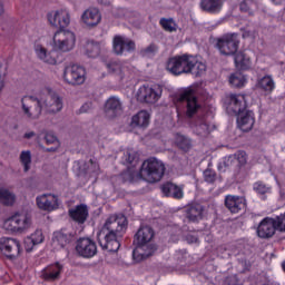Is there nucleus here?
<instances>
[{"label": "nucleus", "mask_w": 285, "mask_h": 285, "mask_svg": "<svg viewBox=\"0 0 285 285\" xmlns=\"http://www.w3.org/2000/svg\"><path fill=\"white\" fill-rule=\"evenodd\" d=\"M223 285H239V279L237 278V275L227 276Z\"/></svg>", "instance_id": "de8ad7c7"}, {"label": "nucleus", "mask_w": 285, "mask_h": 285, "mask_svg": "<svg viewBox=\"0 0 285 285\" xmlns=\"http://www.w3.org/2000/svg\"><path fill=\"white\" fill-rule=\"evenodd\" d=\"M81 20L89 28H95V26H99V23L101 21V13L99 12V9H97V8L87 9L82 13Z\"/></svg>", "instance_id": "5701e85b"}, {"label": "nucleus", "mask_w": 285, "mask_h": 285, "mask_svg": "<svg viewBox=\"0 0 285 285\" xmlns=\"http://www.w3.org/2000/svg\"><path fill=\"white\" fill-rule=\"evenodd\" d=\"M61 273H63V265L59 262L48 265L41 272V277L45 282H57L61 277Z\"/></svg>", "instance_id": "412c9836"}, {"label": "nucleus", "mask_w": 285, "mask_h": 285, "mask_svg": "<svg viewBox=\"0 0 285 285\" xmlns=\"http://www.w3.org/2000/svg\"><path fill=\"white\" fill-rule=\"evenodd\" d=\"M8 72V66L0 65V92L6 87V73Z\"/></svg>", "instance_id": "a18cd8bd"}, {"label": "nucleus", "mask_w": 285, "mask_h": 285, "mask_svg": "<svg viewBox=\"0 0 285 285\" xmlns=\"http://www.w3.org/2000/svg\"><path fill=\"white\" fill-rule=\"evenodd\" d=\"M3 226L11 233H23V230L30 228V217L26 214L16 213L4 220Z\"/></svg>", "instance_id": "4468645a"}, {"label": "nucleus", "mask_w": 285, "mask_h": 285, "mask_svg": "<svg viewBox=\"0 0 285 285\" xmlns=\"http://www.w3.org/2000/svg\"><path fill=\"white\" fill-rule=\"evenodd\" d=\"M37 134L35 131H29V132H26L23 138L24 139H32V137H35Z\"/></svg>", "instance_id": "603ef678"}, {"label": "nucleus", "mask_w": 285, "mask_h": 285, "mask_svg": "<svg viewBox=\"0 0 285 285\" xmlns=\"http://www.w3.org/2000/svg\"><path fill=\"white\" fill-rule=\"evenodd\" d=\"M155 237V229L150 226H141L134 236V245L136 246L132 250L134 262H144L148 257H153L157 247L150 244Z\"/></svg>", "instance_id": "39448f33"}, {"label": "nucleus", "mask_w": 285, "mask_h": 285, "mask_svg": "<svg viewBox=\"0 0 285 285\" xmlns=\"http://www.w3.org/2000/svg\"><path fill=\"white\" fill-rule=\"evenodd\" d=\"M101 52V48L99 47V43L91 41L88 42L86 46V55L87 57H89L90 59H95L97 57H99Z\"/></svg>", "instance_id": "4c0bfd02"}, {"label": "nucleus", "mask_w": 285, "mask_h": 285, "mask_svg": "<svg viewBox=\"0 0 285 285\" xmlns=\"http://www.w3.org/2000/svg\"><path fill=\"white\" fill-rule=\"evenodd\" d=\"M204 72H206V63L197 60V56H194V66L191 75H195L196 77H202Z\"/></svg>", "instance_id": "a19ab883"}, {"label": "nucleus", "mask_w": 285, "mask_h": 285, "mask_svg": "<svg viewBox=\"0 0 285 285\" xmlns=\"http://www.w3.org/2000/svg\"><path fill=\"white\" fill-rule=\"evenodd\" d=\"M68 213L70 219L76 224H83L85 222H88L89 210L88 205L86 204L77 205L76 207L70 208Z\"/></svg>", "instance_id": "4be33fe9"}, {"label": "nucleus", "mask_w": 285, "mask_h": 285, "mask_svg": "<svg viewBox=\"0 0 285 285\" xmlns=\"http://www.w3.org/2000/svg\"><path fill=\"white\" fill-rule=\"evenodd\" d=\"M3 14V2H0V17Z\"/></svg>", "instance_id": "13d9d810"}, {"label": "nucleus", "mask_w": 285, "mask_h": 285, "mask_svg": "<svg viewBox=\"0 0 285 285\" xmlns=\"http://www.w3.org/2000/svg\"><path fill=\"white\" fill-rule=\"evenodd\" d=\"M131 124L138 128H148V125L150 124V114L146 110L138 111L132 116Z\"/></svg>", "instance_id": "473e14b6"}, {"label": "nucleus", "mask_w": 285, "mask_h": 285, "mask_svg": "<svg viewBox=\"0 0 285 285\" xmlns=\"http://www.w3.org/2000/svg\"><path fill=\"white\" fill-rule=\"evenodd\" d=\"M204 179L207 181V184H215L217 179V173H215L213 169H206L204 171Z\"/></svg>", "instance_id": "c03bdc74"}, {"label": "nucleus", "mask_w": 285, "mask_h": 285, "mask_svg": "<svg viewBox=\"0 0 285 285\" xmlns=\"http://www.w3.org/2000/svg\"><path fill=\"white\" fill-rule=\"evenodd\" d=\"M0 250L7 259H17L21 255V242L17 238L2 237L0 239Z\"/></svg>", "instance_id": "ddd939ff"}, {"label": "nucleus", "mask_w": 285, "mask_h": 285, "mask_svg": "<svg viewBox=\"0 0 285 285\" xmlns=\"http://www.w3.org/2000/svg\"><path fill=\"white\" fill-rule=\"evenodd\" d=\"M276 230H279L281 233L285 232L282 214L275 218L265 217L257 227V235L262 239H269V237L275 235Z\"/></svg>", "instance_id": "6e6552de"}, {"label": "nucleus", "mask_w": 285, "mask_h": 285, "mask_svg": "<svg viewBox=\"0 0 285 285\" xmlns=\"http://www.w3.org/2000/svg\"><path fill=\"white\" fill-rule=\"evenodd\" d=\"M20 164H22L24 173H28V170H30V164H32V154L30 153V150L21 151Z\"/></svg>", "instance_id": "ea45409f"}, {"label": "nucleus", "mask_w": 285, "mask_h": 285, "mask_svg": "<svg viewBox=\"0 0 285 285\" xmlns=\"http://www.w3.org/2000/svg\"><path fill=\"white\" fill-rule=\"evenodd\" d=\"M76 252L80 257L90 259L97 255V243L90 238H80L77 240Z\"/></svg>", "instance_id": "f3484780"}, {"label": "nucleus", "mask_w": 285, "mask_h": 285, "mask_svg": "<svg viewBox=\"0 0 285 285\" xmlns=\"http://www.w3.org/2000/svg\"><path fill=\"white\" fill-rule=\"evenodd\" d=\"M101 6H108V0H98Z\"/></svg>", "instance_id": "6e6d98bb"}, {"label": "nucleus", "mask_w": 285, "mask_h": 285, "mask_svg": "<svg viewBox=\"0 0 285 285\" xmlns=\"http://www.w3.org/2000/svg\"><path fill=\"white\" fill-rule=\"evenodd\" d=\"M137 98L144 104H157L158 99H161V87L144 85L138 89Z\"/></svg>", "instance_id": "2eb2a0df"}, {"label": "nucleus", "mask_w": 285, "mask_h": 285, "mask_svg": "<svg viewBox=\"0 0 285 285\" xmlns=\"http://www.w3.org/2000/svg\"><path fill=\"white\" fill-rule=\"evenodd\" d=\"M124 159H125L126 164H132V161H135V159H137V154H135V151H132V150H127L124 155Z\"/></svg>", "instance_id": "49530a36"}, {"label": "nucleus", "mask_w": 285, "mask_h": 285, "mask_svg": "<svg viewBox=\"0 0 285 285\" xmlns=\"http://www.w3.org/2000/svg\"><path fill=\"white\" fill-rule=\"evenodd\" d=\"M253 188L258 195H266L267 193H271V187L263 181L255 183Z\"/></svg>", "instance_id": "37998d69"}, {"label": "nucleus", "mask_w": 285, "mask_h": 285, "mask_svg": "<svg viewBox=\"0 0 285 285\" xmlns=\"http://www.w3.org/2000/svg\"><path fill=\"white\" fill-rule=\"evenodd\" d=\"M145 52H155V45H149L146 49Z\"/></svg>", "instance_id": "864d4df0"}, {"label": "nucleus", "mask_w": 285, "mask_h": 285, "mask_svg": "<svg viewBox=\"0 0 285 285\" xmlns=\"http://www.w3.org/2000/svg\"><path fill=\"white\" fill-rule=\"evenodd\" d=\"M36 204L40 210L52 213L59 208V198L52 194H43L36 198Z\"/></svg>", "instance_id": "aec40b11"}, {"label": "nucleus", "mask_w": 285, "mask_h": 285, "mask_svg": "<svg viewBox=\"0 0 285 285\" xmlns=\"http://www.w3.org/2000/svg\"><path fill=\"white\" fill-rule=\"evenodd\" d=\"M246 161H248L246 151L238 150L233 155L224 157L223 161L218 164V170L220 173H226V169L224 168H234L235 170H239L242 166H246Z\"/></svg>", "instance_id": "f8f14e48"}, {"label": "nucleus", "mask_w": 285, "mask_h": 285, "mask_svg": "<svg viewBox=\"0 0 285 285\" xmlns=\"http://www.w3.org/2000/svg\"><path fill=\"white\" fill-rule=\"evenodd\" d=\"M250 3H252L250 0H244L243 2H240L239 4L240 12H249Z\"/></svg>", "instance_id": "8fccbe9b"}, {"label": "nucleus", "mask_w": 285, "mask_h": 285, "mask_svg": "<svg viewBox=\"0 0 285 285\" xmlns=\"http://www.w3.org/2000/svg\"><path fill=\"white\" fill-rule=\"evenodd\" d=\"M128 228V218L124 215H110L101 229L97 233V239L102 250L117 253L121 248V237Z\"/></svg>", "instance_id": "f257e3e1"}, {"label": "nucleus", "mask_w": 285, "mask_h": 285, "mask_svg": "<svg viewBox=\"0 0 285 285\" xmlns=\"http://www.w3.org/2000/svg\"><path fill=\"white\" fill-rule=\"evenodd\" d=\"M186 217L189 222H198L204 217V206L200 204H193L186 208Z\"/></svg>", "instance_id": "c85d7f7f"}, {"label": "nucleus", "mask_w": 285, "mask_h": 285, "mask_svg": "<svg viewBox=\"0 0 285 285\" xmlns=\"http://www.w3.org/2000/svg\"><path fill=\"white\" fill-rule=\"evenodd\" d=\"M43 239V232L41 229H37L33 234L27 236L24 238V248L27 253H30V250H32V248L38 244H42Z\"/></svg>", "instance_id": "bb28decb"}, {"label": "nucleus", "mask_w": 285, "mask_h": 285, "mask_svg": "<svg viewBox=\"0 0 285 285\" xmlns=\"http://www.w3.org/2000/svg\"><path fill=\"white\" fill-rule=\"evenodd\" d=\"M257 88L261 90H265V92H273L275 90V80L271 76H264L263 78L258 79Z\"/></svg>", "instance_id": "f704fd0d"}, {"label": "nucleus", "mask_w": 285, "mask_h": 285, "mask_svg": "<svg viewBox=\"0 0 285 285\" xmlns=\"http://www.w3.org/2000/svg\"><path fill=\"white\" fill-rule=\"evenodd\" d=\"M63 80L69 86H81L86 83V68L79 65L67 66L63 70Z\"/></svg>", "instance_id": "9b49d317"}, {"label": "nucleus", "mask_w": 285, "mask_h": 285, "mask_svg": "<svg viewBox=\"0 0 285 285\" xmlns=\"http://www.w3.org/2000/svg\"><path fill=\"white\" fill-rule=\"evenodd\" d=\"M22 111L28 119H39L41 111L60 112L63 109V100L57 94H48L46 100L36 98L35 96H24L21 99Z\"/></svg>", "instance_id": "7ed1b4c3"}, {"label": "nucleus", "mask_w": 285, "mask_h": 285, "mask_svg": "<svg viewBox=\"0 0 285 285\" xmlns=\"http://www.w3.org/2000/svg\"><path fill=\"white\" fill-rule=\"evenodd\" d=\"M178 100L181 102H186L185 115L186 117H188V119H193V117L196 116L199 110H202V104H199V98H197V95L193 89H186L185 91H183L179 95Z\"/></svg>", "instance_id": "9d476101"}, {"label": "nucleus", "mask_w": 285, "mask_h": 285, "mask_svg": "<svg viewBox=\"0 0 285 285\" xmlns=\"http://www.w3.org/2000/svg\"><path fill=\"white\" fill-rule=\"evenodd\" d=\"M106 68L111 75H117L119 79H124V75L127 70L126 65L119 60H111L107 62Z\"/></svg>", "instance_id": "2f4dec72"}, {"label": "nucleus", "mask_w": 285, "mask_h": 285, "mask_svg": "<svg viewBox=\"0 0 285 285\" xmlns=\"http://www.w3.org/2000/svg\"><path fill=\"white\" fill-rule=\"evenodd\" d=\"M229 83L233 88H244L246 83V76L242 72L232 73L229 77Z\"/></svg>", "instance_id": "c9c22d12"}, {"label": "nucleus", "mask_w": 285, "mask_h": 285, "mask_svg": "<svg viewBox=\"0 0 285 285\" xmlns=\"http://www.w3.org/2000/svg\"><path fill=\"white\" fill-rule=\"evenodd\" d=\"M55 242L61 246V248H66L70 242H72V235L65 234L63 232H57L53 234Z\"/></svg>", "instance_id": "e433bc0d"}, {"label": "nucleus", "mask_w": 285, "mask_h": 285, "mask_svg": "<svg viewBox=\"0 0 285 285\" xmlns=\"http://www.w3.org/2000/svg\"><path fill=\"white\" fill-rule=\"evenodd\" d=\"M112 48L115 55H128L135 52L137 46L135 41L124 36H115L112 40Z\"/></svg>", "instance_id": "a211bd4d"}, {"label": "nucleus", "mask_w": 285, "mask_h": 285, "mask_svg": "<svg viewBox=\"0 0 285 285\" xmlns=\"http://www.w3.org/2000/svg\"><path fill=\"white\" fill-rule=\"evenodd\" d=\"M159 24L166 32H177V23L173 18H161Z\"/></svg>", "instance_id": "58836bf2"}, {"label": "nucleus", "mask_w": 285, "mask_h": 285, "mask_svg": "<svg viewBox=\"0 0 285 285\" xmlns=\"http://www.w3.org/2000/svg\"><path fill=\"white\" fill-rule=\"evenodd\" d=\"M193 66H195V56L190 53L177 55L167 61V70L175 77L193 73Z\"/></svg>", "instance_id": "423d86ee"}, {"label": "nucleus", "mask_w": 285, "mask_h": 285, "mask_svg": "<svg viewBox=\"0 0 285 285\" xmlns=\"http://www.w3.org/2000/svg\"><path fill=\"white\" fill-rule=\"evenodd\" d=\"M17 203V195L8 187L0 185V204L2 206H12Z\"/></svg>", "instance_id": "cd10ccee"}, {"label": "nucleus", "mask_w": 285, "mask_h": 285, "mask_svg": "<svg viewBox=\"0 0 285 285\" xmlns=\"http://www.w3.org/2000/svg\"><path fill=\"white\" fill-rule=\"evenodd\" d=\"M281 186L285 187V176H283L279 180Z\"/></svg>", "instance_id": "4d7b16f0"}, {"label": "nucleus", "mask_w": 285, "mask_h": 285, "mask_svg": "<svg viewBox=\"0 0 285 285\" xmlns=\"http://www.w3.org/2000/svg\"><path fill=\"white\" fill-rule=\"evenodd\" d=\"M45 140L48 146H50V144L56 145V147L47 148V153H56L57 148H59V140L57 139V136L52 132H47L45 135Z\"/></svg>", "instance_id": "79ce46f5"}, {"label": "nucleus", "mask_w": 285, "mask_h": 285, "mask_svg": "<svg viewBox=\"0 0 285 285\" xmlns=\"http://www.w3.org/2000/svg\"><path fill=\"white\" fill-rule=\"evenodd\" d=\"M191 242H197V237H194Z\"/></svg>", "instance_id": "bf43d9fd"}, {"label": "nucleus", "mask_w": 285, "mask_h": 285, "mask_svg": "<svg viewBox=\"0 0 285 285\" xmlns=\"http://www.w3.org/2000/svg\"><path fill=\"white\" fill-rule=\"evenodd\" d=\"M90 108H92V102H86L80 107V112H89Z\"/></svg>", "instance_id": "3c124183"}, {"label": "nucleus", "mask_w": 285, "mask_h": 285, "mask_svg": "<svg viewBox=\"0 0 285 285\" xmlns=\"http://www.w3.org/2000/svg\"><path fill=\"white\" fill-rule=\"evenodd\" d=\"M216 48L224 57H233L239 50V36L227 33L217 39Z\"/></svg>", "instance_id": "1a4fd4ad"}, {"label": "nucleus", "mask_w": 285, "mask_h": 285, "mask_svg": "<svg viewBox=\"0 0 285 285\" xmlns=\"http://www.w3.org/2000/svg\"><path fill=\"white\" fill-rule=\"evenodd\" d=\"M120 110H121V100H119L115 96L107 99L105 104L106 115H110L111 117H117V112H120Z\"/></svg>", "instance_id": "7c9ffc66"}, {"label": "nucleus", "mask_w": 285, "mask_h": 285, "mask_svg": "<svg viewBox=\"0 0 285 285\" xmlns=\"http://www.w3.org/2000/svg\"><path fill=\"white\" fill-rule=\"evenodd\" d=\"M175 145L179 150H183L184 153H188L193 146V142L190 139L181 134H176L175 136Z\"/></svg>", "instance_id": "72a5a7b5"}, {"label": "nucleus", "mask_w": 285, "mask_h": 285, "mask_svg": "<svg viewBox=\"0 0 285 285\" xmlns=\"http://www.w3.org/2000/svg\"><path fill=\"white\" fill-rule=\"evenodd\" d=\"M166 173V165L157 158H149L145 160L140 168V175H142L145 181L148 184H157L164 179Z\"/></svg>", "instance_id": "0eeeda50"}, {"label": "nucleus", "mask_w": 285, "mask_h": 285, "mask_svg": "<svg viewBox=\"0 0 285 285\" xmlns=\"http://www.w3.org/2000/svg\"><path fill=\"white\" fill-rule=\"evenodd\" d=\"M225 208H227L232 215H237L243 210H246V198L242 196L227 195L225 197Z\"/></svg>", "instance_id": "6ab92c4d"}, {"label": "nucleus", "mask_w": 285, "mask_h": 285, "mask_svg": "<svg viewBox=\"0 0 285 285\" xmlns=\"http://www.w3.org/2000/svg\"><path fill=\"white\" fill-rule=\"evenodd\" d=\"M284 0H272V2H274L275 6H282V2Z\"/></svg>", "instance_id": "5fc2aeb1"}, {"label": "nucleus", "mask_w": 285, "mask_h": 285, "mask_svg": "<svg viewBox=\"0 0 285 285\" xmlns=\"http://www.w3.org/2000/svg\"><path fill=\"white\" fill-rule=\"evenodd\" d=\"M89 164H90V167H89L90 173H92L94 175H99V163L90 159Z\"/></svg>", "instance_id": "09e8293b"}, {"label": "nucleus", "mask_w": 285, "mask_h": 285, "mask_svg": "<svg viewBox=\"0 0 285 285\" xmlns=\"http://www.w3.org/2000/svg\"><path fill=\"white\" fill-rule=\"evenodd\" d=\"M119 177L122 184H134V181H137V179L144 178L141 171H137L135 167H128L126 170L120 173Z\"/></svg>", "instance_id": "c756f323"}, {"label": "nucleus", "mask_w": 285, "mask_h": 285, "mask_svg": "<svg viewBox=\"0 0 285 285\" xmlns=\"http://www.w3.org/2000/svg\"><path fill=\"white\" fill-rule=\"evenodd\" d=\"M234 55V63L237 70H250L253 66V60H250V56H248L244 51H238Z\"/></svg>", "instance_id": "a878e982"}, {"label": "nucleus", "mask_w": 285, "mask_h": 285, "mask_svg": "<svg viewBox=\"0 0 285 285\" xmlns=\"http://www.w3.org/2000/svg\"><path fill=\"white\" fill-rule=\"evenodd\" d=\"M77 43V38L75 32L58 30L53 36V50L49 51L41 45L35 46V52L37 57L45 63L50 66L57 65V51L59 52H70Z\"/></svg>", "instance_id": "f03ea898"}, {"label": "nucleus", "mask_w": 285, "mask_h": 285, "mask_svg": "<svg viewBox=\"0 0 285 285\" xmlns=\"http://www.w3.org/2000/svg\"><path fill=\"white\" fill-rule=\"evenodd\" d=\"M224 8V0H200V10L208 14H219Z\"/></svg>", "instance_id": "b1692460"}, {"label": "nucleus", "mask_w": 285, "mask_h": 285, "mask_svg": "<svg viewBox=\"0 0 285 285\" xmlns=\"http://www.w3.org/2000/svg\"><path fill=\"white\" fill-rule=\"evenodd\" d=\"M47 17L50 26H53V28H58L59 30H63L70 26V12L66 9L51 11Z\"/></svg>", "instance_id": "dca6fc26"}, {"label": "nucleus", "mask_w": 285, "mask_h": 285, "mask_svg": "<svg viewBox=\"0 0 285 285\" xmlns=\"http://www.w3.org/2000/svg\"><path fill=\"white\" fill-rule=\"evenodd\" d=\"M229 108L237 117V126L243 132H249L255 126V112L246 110V96L242 94H229L227 96Z\"/></svg>", "instance_id": "20e7f679"}, {"label": "nucleus", "mask_w": 285, "mask_h": 285, "mask_svg": "<svg viewBox=\"0 0 285 285\" xmlns=\"http://www.w3.org/2000/svg\"><path fill=\"white\" fill-rule=\"evenodd\" d=\"M161 193L165 197H173V199H184V189L173 183H165L161 185Z\"/></svg>", "instance_id": "393cba45"}]
</instances>
